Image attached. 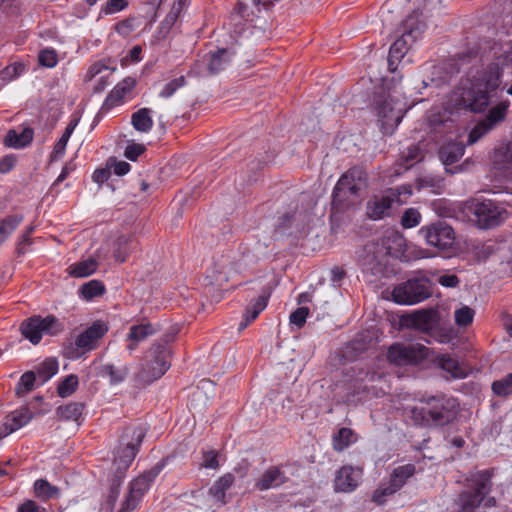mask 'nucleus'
I'll return each instance as SVG.
<instances>
[{
    "instance_id": "nucleus-1",
    "label": "nucleus",
    "mask_w": 512,
    "mask_h": 512,
    "mask_svg": "<svg viewBox=\"0 0 512 512\" xmlns=\"http://www.w3.org/2000/svg\"><path fill=\"white\" fill-rule=\"evenodd\" d=\"M511 63L512 52H505L486 68L471 67L453 93L455 106L473 113L484 112L501 84V66Z\"/></svg>"
},
{
    "instance_id": "nucleus-2",
    "label": "nucleus",
    "mask_w": 512,
    "mask_h": 512,
    "mask_svg": "<svg viewBox=\"0 0 512 512\" xmlns=\"http://www.w3.org/2000/svg\"><path fill=\"white\" fill-rule=\"evenodd\" d=\"M458 410L459 403L454 397L437 394L422 398L411 409V415L418 424L444 426L456 418Z\"/></svg>"
},
{
    "instance_id": "nucleus-3",
    "label": "nucleus",
    "mask_w": 512,
    "mask_h": 512,
    "mask_svg": "<svg viewBox=\"0 0 512 512\" xmlns=\"http://www.w3.org/2000/svg\"><path fill=\"white\" fill-rule=\"evenodd\" d=\"M368 186V175L362 166L348 169L337 181L332 193V206L344 211L361 199Z\"/></svg>"
},
{
    "instance_id": "nucleus-4",
    "label": "nucleus",
    "mask_w": 512,
    "mask_h": 512,
    "mask_svg": "<svg viewBox=\"0 0 512 512\" xmlns=\"http://www.w3.org/2000/svg\"><path fill=\"white\" fill-rule=\"evenodd\" d=\"M170 350L167 344H153L146 352L140 370L132 377L135 388L143 389L160 379L170 368Z\"/></svg>"
},
{
    "instance_id": "nucleus-5",
    "label": "nucleus",
    "mask_w": 512,
    "mask_h": 512,
    "mask_svg": "<svg viewBox=\"0 0 512 512\" xmlns=\"http://www.w3.org/2000/svg\"><path fill=\"white\" fill-rule=\"evenodd\" d=\"M494 469L470 472L466 478L467 489L459 494L458 504L462 512H474L492 490Z\"/></svg>"
},
{
    "instance_id": "nucleus-6",
    "label": "nucleus",
    "mask_w": 512,
    "mask_h": 512,
    "mask_svg": "<svg viewBox=\"0 0 512 512\" xmlns=\"http://www.w3.org/2000/svg\"><path fill=\"white\" fill-rule=\"evenodd\" d=\"M432 295L430 280L425 276H415L393 288L392 299L401 305H413Z\"/></svg>"
},
{
    "instance_id": "nucleus-7",
    "label": "nucleus",
    "mask_w": 512,
    "mask_h": 512,
    "mask_svg": "<svg viewBox=\"0 0 512 512\" xmlns=\"http://www.w3.org/2000/svg\"><path fill=\"white\" fill-rule=\"evenodd\" d=\"M420 16L419 11H414L403 21L401 36L394 41L389 49L392 58H396V60L403 58L409 47L421 37L426 25Z\"/></svg>"
},
{
    "instance_id": "nucleus-8",
    "label": "nucleus",
    "mask_w": 512,
    "mask_h": 512,
    "mask_svg": "<svg viewBox=\"0 0 512 512\" xmlns=\"http://www.w3.org/2000/svg\"><path fill=\"white\" fill-rule=\"evenodd\" d=\"M145 437L141 427H128L120 438V448L114 458L113 466L117 470L127 471L135 459L139 447Z\"/></svg>"
},
{
    "instance_id": "nucleus-9",
    "label": "nucleus",
    "mask_w": 512,
    "mask_h": 512,
    "mask_svg": "<svg viewBox=\"0 0 512 512\" xmlns=\"http://www.w3.org/2000/svg\"><path fill=\"white\" fill-rule=\"evenodd\" d=\"M63 324L53 315L42 318L39 315L24 320L20 325L21 334L32 344H38L42 334L57 335L63 330Z\"/></svg>"
},
{
    "instance_id": "nucleus-10",
    "label": "nucleus",
    "mask_w": 512,
    "mask_h": 512,
    "mask_svg": "<svg viewBox=\"0 0 512 512\" xmlns=\"http://www.w3.org/2000/svg\"><path fill=\"white\" fill-rule=\"evenodd\" d=\"M480 228L488 229L500 225L507 218L506 209L491 199H476L470 206Z\"/></svg>"
},
{
    "instance_id": "nucleus-11",
    "label": "nucleus",
    "mask_w": 512,
    "mask_h": 512,
    "mask_svg": "<svg viewBox=\"0 0 512 512\" xmlns=\"http://www.w3.org/2000/svg\"><path fill=\"white\" fill-rule=\"evenodd\" d=\"M428 348L419 343H396L390 346L387 358L399 366L417 365L428 356Z\"/></svg>"
},
{
    "instance_id": "nucleus-12",
    "label": "nucleus",
    "mask_w": 512,
    "mask_h": 512,
    "mask_svg": "<svg viewBox=\"0 0 512 512\" xmlns=\"http://www.w3.org/2000/svg\"><path fill=\"white\" fill-rule=\"evenodd\" d=\"M379 121L385 130H394L402 121L407 109L397 97L388 94L382 101L377 102Z\"/></svg>"
},
{
    "instance_id": "nucleus-13",
    "label": "nucleus",
    "mask_w": 512,
    "mask_h": 512,
    "mask_svg": "<svg viewBox=\"0 0 512 512\" xmlns=\"http://www.w3.org/2000/svg\"><path fill=\"white\" fill-rule=\"evenodd\" d=\"M419 232L429 246H433L442 251L451 248L455 242V232L453 228L444 221H437L430 225L423 226Z\"/></svg>"
},
{
    "instance_id": "nucleus-14",
    "label": "nucleus",
    "mask_w": 512,
    "mask_h": 512,
    "mask_svg": "<svg viewBox=\"0 0 512 512\" xmlns=\"http://www.w3.org/2000/svg\"><path fill=\"white\" fill-rule=\"evenodd\" d=\"M107 332V323L102 320H96L76 336L74 346L81 353L90 352L97 348L99 340L102 339Z\"/></svg>"
},
{
    "instance_id": "nucleus-15",
    "label": "nucleus",
    "mask_w": 512,
    "mask_h": 512,
    "mask_svg": "<svg viewBox=\"0 0 512 512\" xmlns=\"http://www.w3.org/2000/svg\"><path fill=\"white\" fill-rule=\"evenodd\" d=\"M385 262L386 256L374 240L366 243L358 254V263L365 272H371L372 274L380 273Z\"/></svg>"
},
{
    "instance_id": "nucleus-16",
    "label": "nucleus",
    "mask_w": 512,
    "mask_h": 512,
    "mask_svg": "<svg viewBox=\"0 0 512 512\" xmlns=\"http://www.w3.org/2000/svg\"><path fill=\"white\" fill-rule=\"evenodd\" d=\"M508 107V102H500L496 106L492 107L486 118L482 122H479L469 133L468 143H475L485 133L490 131L496 123L502 121L505 118Z\"/></svg>"
},
{
    "instance_id": "nucleus-17",
    "label": "nucleus",
    "mask_w": 512,
    "mask_h": 512,
    "mask_svg": "<svg viewBox=\"0 0 512 512\" xmlns=\"http://www.w3.org/2000/svg\"><path fill=\"white\" fill-rule=\"evenodd\" d=\"M374 242L378 244L379 249L386 257H398L406 247V239L399 231L394 229H387L381 237L374 239Z\"/></svg>"
},
{
    "instance_id": "nucleus-18",
    "label": "nucleus",
    "mask_w": 512,
    "mask_h": 512,
    "mask_svg": "<svg viewBox=\"0 0 512 512\" xmlns=\"http://www.w3.org/2000/svg\"><path fill=\"white\" fill-rule=\"evenodd\" d=\"M362 477V470L346 465L337 470L334 479L336 492L351 493L359 485Z\"/></svg>"
},
{
    "instance_id": "nucleus-19",
    "label": "nucleus",
    "mask_w": 512,
    "mask_h": 512,
    "mask_svg": "<svg viewBox=\"0 0 512 512\" xmlns=\"http://www.w3.org/2000/svg\"><path fill=\"white\" fill-rule=\"evenodd\" d=\"M162 467L155 465L148 471H145L139 477L134 479L130 483L129 494L127 499L134 500V503L138 505L142 496L150 489L151 484L154 482L156 477L159 475Z\"/></svg>"
},
{
    "instance_id": "nucleus-20",
    "label": "nucleus",
    "mask_w": 512,
    "mask_h": 512,
    "mask_svg": "<svg viewBox=\"0 0 512 512\" xmlns=\"http://www.w3.org/2000/svg\"><path fill=\"white\" fill-rule=\"evenodd\" d=\"M233 270L232 262L226 255L214 258L212 265L207 270V278L210 284L222 287L229 281Z\"/></svg>"
},
{
    "instance_id": "nucleus-21",
    "label": "nucleus",
    "mask_w": 512,
    "mask_h": 512,
    "mask_svg": "<svg viewBox=\"0 0 512 512\" xmlns=\"http://www.w3.org/2000/svg\"><path fill=\"white\" fill-rule=\"evenodd\" d=\"M472 58L476 59V53L469 52L467 54H461L457 57L446 59L439 67H435L438 73L444 72L445 75L441 76L437 81L432 79V82H435L436 85L448 83L460 72L461 66L464 63H469Z\"/></svg>"
},
{
    "instance_id": "nucleus-22",
    "label": "nucleus",
    "mask_w": 512,
    "mask_h": 512,
    "mask_svg": "<svg viewBox=\"0 0 512 512\" xmlns=\"http://www.w3.org/2000/svg\"><path fill=\"white\" fill-rule=\"evenodd\" d=\"M136 85V80L132 77H126L119 82L107 95L102 109L110 110L115 106L122 104L125 96L129 95Z\"/></svg>"
},
{
    "instance_id": "nucleus-23",
    "label": "nucleus",
    "mask_w": 512,
    "mask_h": 512,
    "mask_svg": "<svg viewBox=\"0 0 512 512\" xmlns=\"http://www.w3.org/2000/svg\"><path fill=\"white\" fill-rule=\"evenodd\" d=\"M288 478L280 466H270L255 483V488L259 491H266L272 488L280 487L287 482Z\"/></svg>"
},
{
    "instance_id": "nucleus-24",
    "label": "nucleus",
    "mask_w": 512,
    "mask_h": 512,
    "mask_svg": "<svg viewBox=\"0 0 512 512\" xmlns=\"http://www.w3.org/2000/svg\"><path fill=\"white\" fill-rule=\"evenodd\" d=\"M393 202L394 197L391 195L375 196L367 203L368 216L374 220L388 216Z\"/></svg>"
},
{
    "instance_id": "nucleus-25",
    "label": "nucleus",
    "mask_w": 512,
    "mask_h": 512,
    "mask_svg": "<svg viewBox=\"0 0 512 512\" xmlns=\"http://www.w3.org/2000/svg\"><path fill=\"white\" fill-rule=\"evenodd\" d=\"M437 321V313L432 310L416 311L408 316L407 324L417 330L428 332Z\"/></svg>"
},
{
    "instance_id": "nucleus-26",
    "label": "nucleus",
    "mask_w": 512,
    "mask_h": 512,
    "mask_svg": "<svg viewBox=\"0 0 512 512\" xmlns=\"http://www.w3.org/2000/svg\"><path fill=\"white\" fill-rule=\"evenodd\" d=\"M33 129L24 128L20 133L11 129L7 132L4 138V144L8 147L20 149L29 145L33 140Z\"/></svg>"
},
{
    "instance_id": "nucleus-27",
    "label": "nucleus",
    "mask_w": 512,
    "mask_h": 512,
    "mask_svg": "<svg viewBox=\"0 0 512 512\" xmlns=\"http://www.w3.org/2000/svg\"><path fill=\"white\" fill-rule=\"evenodd\" d=\"M465 147L462 143L449 142L441 146L439 158L445 166L458 162L464 155Z\"/></svg>"
},
{
    "instance_id": "nucleus-28",
    "label": "nucleus",
    "mask_w": 512,
    "mask_h": 512,
    "mask_svg": "<svg viewBox=\"0 0 512 512\" xmlns=\"http://www.w3.org/2000/svg\"><path fill=\"white\" fill-rule=\"evenodd\" d=\"M156 330L150 323L133 325L127 335L128 340L131 341L127 345V349L132 352L136 349L139 342L144 341L147 337L155 334Z\"/></svg>"
},
{
    "instance_id": "nucleus-29",
    "label": "nucleus",
    "mask_w": 512,
    "mask_h": 512,
    "mask_svg": "<svg viewBox=\"0 0 512 512\" xmlns=\"http://www.w3.org/2000/svg\"><path fill=\"white\" fill-rule=\"evenodd\" d=\"M415 474V466L412 464H406L402 466H398L395 468L390 477L388 479V483L393 487L396 491H399Z\"/></svg>"
},
{
    "instance_id": "nucleus-30",
    "label": "nucleus",
    "mask_w": 512,
    "mask_h": 512,
    "mask_svg": "<svg viewBox=\"0 0 512 512\" xmlns=\"http://www.w3.org/2000/svg\"><path fill=\"white\" fill-rule=\"evenodd\" d=\"M33 418V413L28 407H21L10 414L5 419V425L10 427V431H17L18 429L25 426Z\"/></svg>"
},
{
    "instance_id": "nucleus-31",
    "label": "nucleus",
    "mask_w": 512,
    "mask_h": 512,
    "mask_svg": "<svg viewBox=\"0 0 512 512\" xmlns=\"http://www.w3.org/2000/svg\"><path fill=\"white\" fill-rule=\"evenodd\" d=\"M128 373L129 369L126 365L104 364L100 368L99 375L108 378L111 385H117L127 378Z\"/></svg>"
},
{
    "instance_id": "nucleus-32",
    "label": "nucleus",
    "mask_w": 512,
    "mask_h": 512,
    "mask_svg": "<svg viewBox=\"0 0 512 512\" xmlns=\"http://www.w3.org/2000/svg\"><path fill=\"white\" fill-rule=\"evenodd\" d=\"M232 53L228 49H218L215 53L210 54L207 64L211 74H217L226 69L231 62Z\"/></svg>"
},
{
    "instance_id": "nucleus-33",
    "label": "nucleus",
    "mask_w": 512,
    "mask_h": 512,
    "mask_svg": "<svg viewBox=\"0 0 512 512\" xmlns=\"http://www.w3.org/2000/svg\"><path fill=\"white\" fill-rule=\"evenodd\" d=\"M429 126L435 137H442L453 132L455 123L448 116L432 115L429 120Z\"/></svg>"
},
{
    "instance_id": "nucleus-34",
    "label": "nucleus",
    "mask_w": 512,
    "mask_h": 512,
    "mask_svg": "<svg viewBox=\"0 0 512 512\" xmlns=\"http://www.w3.org/2000/svg\"><path fill=\"white\" fill-rule=\"evenodd\" d=\"M98 266V262L93 259L89 258L83 261L76 262L74 264H71L68 268V274L75 278H84L92 275Z\"/></svg>"
},
{
    "instance_id": "nucleus-35",
    "label": "nucleus",
    "mask_w": 512,
    "mask_h": 512,
    "mask_svg": "<svg viewBox=\"0 0 512 512\" xmlns=\"http://www.w3.org/2000/svg\"><path fill=\"white\" fill-rule=\"evenodd\" d=\"M151 113L152 111L149 108H141L134 112L131 116V123L134 129L143 133L149 132L153 127Z\"/></svg>"
},
{
    "instance_id": "nucleus-36",
    "label": "nucleus",
    "mask_w": 512,
    "mask_h": 512,
    "mask_svg": "<svg viewBox=\"0 0 512 512\" xmlns=\"http://www.w3.org/2000/svg\"><path fill=\"white\" fill-rule=\"evenodd\" d=\"M83 410L84 404L82 402H70L59 406L56 409V415L61 420L77 422L81 418Z\"/></svg>"
},
{
    "instance_id": "nucleus-37",
    "label": "nucleus",
    "mask_w": 512,
    "mask_h": 512,
    "mask_svg": "<svg viewBox=\"0 0 512 512\" xmlns=\"http://www.w3.org/2000/svg\"><path fill=\"white\" fill-rule=\"evenodd\" d=\"M438 363L441 369L447 372L453 378H465L467 376L466 369L462 367L459 362L447 355L438 358Z\"/></svg>"
},
{
    "instance_id": "nucleus-38",
    "label": "nucleus",
    "mask_w": 512,
    "mask_h": 512,
    "mask_svg": "<svg viewBox=\"0 0 512 512\" xmlns=\"http://www.w3.org/2000/svg\"><path fill=\"white\" fill-rule=\"evenodd\" d=\"M59 492L60 490L57 486L51 485L45 479H38L34 483V493L36 497L43 501L57 498L59 496Z\"/></svg>"
},
{
    "instance_id": "nucleus-39",
    "label": "nucleus",
    "mask_w": 512,
    "mask_h": 512,
    "mask_svg": "<svg viewBox=\"0 0 512 512\" xmlns=\"http://www.w3.org/2000/svg\"><path fill=\"white\" fill-rule=\"evenodd\" d=\"M58 361L55 358H47L40 363L35 374L37 375L41 384L47 382L58 372Z\"/></svg>"
},
{
    "instance_id": "nucleus-40",
    "label": "nucleus",
    "mask_w": 512,
    "mask_h": 512,
    "mask_svg": "<svg viewBox=\"0 0 512 512\" xmlns=\"http://www.w3.org/2000/svg\"><path fill=\"white\" fill-rule=\"evenodd\" d=\"M117 248L114 250V258L116 261L123 263L127 260L129 254L136 248L137 243L128 237H119Z\"/></svg>"
},
{
    "instance_id": "nucleus-41",
    "label": "nucleus",
    "mask_w": 512,
    "mask_h": 512,
    "mask_svg": "<svg viewBox=\"0 0 512 512\" xmlns=\"http://www.w3.org/2000/svg\"><path fill=\"white\" fill-rule=\"evenodd\" d=\"M371 343V338L364 335H357L347 346L346 356L355 358L366 351Z\"/></svg>"
},
{
    "instance_id": "nucleus-42",
    "label": "nucleus",
    "mask_w": 512,
    "mask_h": 512,
    "mask_svg": "<svg viewBox=\"0 0 512 512\" xmlns=\"http://www.w3.org/2000/svg\"><path fill=\"white\" fill-rule=\"evenodd\" d=\"M354 442V432L350 428H340L333 436V448L340 452Z\"/></svg>"
},
{
    "instance_id": "nucleus-43",
    "label": "nucleus",
    "mask_w": 512,
    "mask_h": 512,
    "mask_svg": "<svg viewBox=\"0 0 512 512\" xmlns=\"http://www.w3.org/2000/svg\"><path fill=\"white\" fill-rule=\"evenodd\" d=\"M491 389L496 396L508 397L512 395V373L493 381Z\"/></svg>"
},
{
    "instance_id": "nucleus-44",
    "label": "nucleus",
    "mask_w": 512,
    "mask_h": 512,
    "mask_svg": "<svg viewBox=\"0 0 512 512\" xmlns=\"http://www.w3.org/2000/svg\"><path fill=\"white\" fill-rule=\"evenodd\" d=\"M37 375L34 371H27L20 377V380L15 388L18 396H24L31 392L35 387Z\"/></svg>"
},
{
    "instance_id": "nucleus-45",
    "label": "nucleus",
    "mask_w": 512,
    "mask_h": 512,
    "mask_svg": "<svg viewBox=\"0 0 512 512\" xmlns=\"http://www.w3.org/2000/svg\"><path fill=\"white\" fill-rule=\"evenodd\" d=\"M105 287L102 282L98 280H91L84 283L80 288L82 297L86 300H91L94 297L100 296L104 293Z\"/></svg>"
},
{
    "instance_id": "nucleus-46",
    "label": "nucleus",
    "mask_w": 512,
    "mask_h": 512,
    "mask_svg": "<svg viewBox=\"0 0 512 512\" xmlns=\"http://www.w3.org/2000/svg\"><path fill=\"white\" fill-rule=\"evenodd\" d=\"M78 387V377L74 374L66 376L58 385L57 393L65 398L72 395Z\"/></svg>"
},
{
    "instance_id": "nucleus-47",
    "label": "nucleus",
    "mask_w": 512,
    "mask_h": 512,
    "mask_svg": "<svg viewBox=\"0 0 512 512\" xmlns=\"http://www.w3.org/2000/svg\"><path fill=\"white\" fill-rule=\"evenodd\" d=\"M393 487L388 482H383L379 485V487L373 492L372 501L377 505H383L386 503L387 499L397 493Z\"/></svg>"
},
{
    "instance_id": "nucleus-48",
    "label": "nucleus",
    "mask_w": 512,
    "mask_h": 512,
    "mask_svg": "<svg viewBox=\"0 0 512 512\" xmlns=\"http://www.w3.org/2000/svg\"><path fill=\"white\" fill-rule=\"evenodd\" d=\"M176 22L177 21L175 20V18L166 15L164 20L160 23V26L158 27L157 31L153 35L152 43L155 44L165 40Z\"/></svg>"
},
{
    "instance_id": "nucleus-49",
    "label": "nucleus",
    "mask_w": 512,
    "mask_h": 512,
    "mask_svg": "<svg viewBox=\"0 0 512 512\" xmlns=\"http://www.w3.org/2000/svg\"><path fill=\"white\" fill-rule=\"evenodd\" d=\"M495 161L503 169H512V141L496 150Z\"/></svg>"
},
{
    "instance_id": "nucleus-50",
    "label": "nucleus",
    "mask_w": 512,
    "mask_h": 512,
    "mask_svg": "<svg viewBox=\"0 0 512 512\" xmlns=\"http://www.w3.org/2000/svg\"><path fill=\"white\" fill-rule=\"evenodd\" d=\"M475 312L469 306H462L454 312V320L459 327L469 326L474 319Z\"/></svg>"
},
{
    "instance_id": "nucleus-51",
    "label": "nucleus",
    "mask_w": 512,
    "mask_h": 512,
    "mask_svg": "<svg viewBox=\"0 0 512 512\" xmlns=\"http://www.w3.org/2000/svg\"><path fill=\"white\" fill-rule=\"evenodd\" d=\"M186 84V79L184 76H180L178 78H175L165 84L161 92L159 93V96L161 98H170L174 95V93L181 87H183Z\"/></svg>"
},
{
    "instance_id": "nucleus-52",
    "label": "nucleus",
    "mask_w": 512,
    "mask_h": 512,
    "mask_svg": "<svg viewBox=\"0 0 512 512\" xmlns=\"http://www.w3.org/2000/svg\"><path fill=\"white\" fill-rule=\"evenodd\" d=\"M421 214L414 208L407 209L401 218V225L404 228H413L420 223Z\"/></svg>"
},
{
    "instance_id": "nucleus-53",
    "label": "nucleus",
    "mask_w": 512,
    "mask_h": 512,
    "mask_svg": "<svg viewBox=\"0 0 512 512\" xmlns=\"http://www.w3.org/2000/svg\"><path fill=\"white\" fill-rule=\"evenodd\" d=\"M125 472L126 471L117 470V468H115V473L111 479L109 501H116L119 495V487L122 484V481L125 477Z\"/></svg>"
},
{
    "instance_id": "nucleus-54",
    "label": "nucleus",
    "mask_w": 512,
    "mask_h": 512,
    "mask_svg": "<svg viewBox=\"0 0 512 512\" xmlns=\"http://www.w3.org/2000/svg\"><path fill=\"white\" fill-rule=\"evenodd\" d=\"M24 68V65L21 63L8 65L0 72V79L3 81H11L22 74Z\"/></svg>"
},
{
    "instance_id": "nucleus-55",
    "label": "nucleus",
    "mask_w": 512,
    "mask_h": 512,
    "mask_svg": "<svg viewBox=\"0 0 512 512\" xmlns=\"http://www.w3.org/2000/svg\"><path fill=\"white\" fill-rule=\"evenodd\" d=\"M308 315H309V308L299 307L290 314V317H289L290 324L295 325L297 328H302L306 323V319H307Z\"/></svg>"
},
{
    "instance_id": "nucleus-56",
    "label": "nucleus",
    "mask_w": 512,
    "mask_h": 512,
    "mask_svg": "<svg viewBox=\"0 0 512 512\" xmlns=\"http://www.w3.org/2000/svg\"><path fill=\"white\" fill-rule=\"evenodd\" d=\"M34 232V226L26 228L25 232L19 237L16 247L18 255H23L27 251V246L32 244L31 234Z\"/></svg>"
},
{
    "instance_id": "nucleus-57",
    "label": "nucleus",
    "mask_w": 512,
    "mask_h": 512,
    "mask_svg": "<svg viewBox=\"0 0 512 512\" xmlns=\"http://www.w3.org/2000/svg\"><path fill=\"white\" fill-rule=\"evenodd\" d=\"M69 138H70V136H67V134L63 133V135L57 141V143L55 144V146L53 148V151L50 154V161L51 162L58 161L59 159L62 158V156L65 153L66 146H67Z\"/></svg>"
},
{
    "instance_id": "nucleus-58",
    "label": "nucleus",
    "mask_w": 512,
    "mask_h": 512,
    "mask_svg": "<svg viewBox=\"0 0 512 512\" xmlns=\"http://www.w3.org/2000/svg\"><path fill=\"white\" fill-rule=\"evenodd\" d=\"M496 250H497L496 245L493 242L489 241V242L483 243L482 245L478 246L476 248L475 255H476V258L478 261H485L490 256L495 254Z\"/></svg>"
},
{
    "instance_id": "nucleus-59",
    "label": "nucleus",
    "mask_w": 512,
    "mask_h": 512,
    "mask_svg": "<svg viewBox=\"0 0 512 512\" xmlns=\"http://www.w3.org/2000/svg\"><path fill=\"white\" fill-rule=\"evenodd\" d=\"M38 60L42 66L52 68L57 64V55L54 50L45 49L39 52Z\"/></svg>"
},
{
    "instance_id": "nucleus-60",
    "label": "nucleus",
    "mask_w": 512,
    "mask_h": 512,
    "mask_svg": "<svg viewBox=\"0 0 512 512\" xmlns=\"http://www.w3.org/2000/svg\"><path fill=\"white\" fill-rule=\"evenodd\" d=\"M107 167L113 169V172L118 176L125 175L131 168L130 164L126 161H117L116 158L113 157L108 159Z\"/></svg>"
},
{
    "instance_id": "nucleus-61",
    "label": "nucleus",
    "mask_w": 512,
    "mask_h": 512,
    "mask_svg": "<svg viewBox=\"0 0 512 512\" xmlns=\"http://www.w3.org/2000/svg\"><path fill=\"white\" fill-rule=\"evenodd\" d=\"M134 18H127L115 24V31L124 37L129 36L134 30Z\"/></svg>"
},
{
    "instance_id": "nucleus-62",
    "label": "nucleus",
    "mask_w": 512,
    "mask_h": 512,
    "mask_svg": "<svg viewBox=\"0 0 512 512\" xmlns=\"http://www.w3.org/2000/svg\"><path fill=\"white\" fill-rule=\"evenodd\" d=\"M128 6L127 0H108L103 11L105 14H113L124 10Z\"/></svg>"
},
{
    "instance_id": "nucleus-63",
    "label": "nucleus",
    "mask_w": 512,
    "mask_h": 512,
    "mask_svg": "<svg viewBox=\"0 0 512 512\" xmlns=\"http://www.w3.org/2000/svg\"><path fill=\"white\" fill-rule=\"evenodd\" d=\"M17 512H47L46 508L40 506L35 501L27 499L18 506Z\"/></svg>"
},
{
    "instance_id": "nucleus-64",
    "label": "nucleus",
    "mask_w": 512,
    "mask_h": 512,
    "mask_svg": "<svg viewBox=\"0 0 512 512\" xmlns=\"http://www.w3.org/2000/svg\"><path fill=\"white\" fill-rule=\"evenodd\" d=\"M145 147L141 144H132L126 147L124 155L131 161L137 160V158L144 153Z\"/></svg>"
}]
</instances>
